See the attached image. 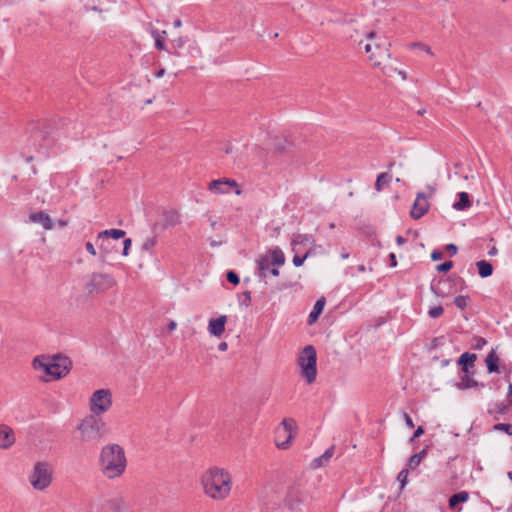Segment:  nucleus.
Masks as SVG:
<instances>
[{
	"instance_id": "f257e3e1",
	"label": "nucleus",
	"mask_w": 512,
	"mask_h": 512,
	"mask_svg": "<svg viewBox=\"0 0 512 512\" xmlns=\"http://www.w3.org/2000/svg\"><path fill=\"white\" fill-rule=\"evenodd\" d=\"M201 484L204 494L208 498L215 501H223L229 497L233 482L228 470L214 466L203 473Z\"/></svg>"
},
{
	"instance_id": "f03ea898",
	"label": "nucleus",
	"mask_w": 512,
	"mask_h": 512,
	"mask_svg": "<svg viewBox=\"0 0 512 512\" xmlns=\"http://www.w3.org/2000/svg\"><path fill=\"white\" fill-rule=\"evenodd\" d=\"M100 472L107 479L113 480L121 477L127 467V458L122 446L109 443L101 448L98 458Z\"/></svg>"
},
{
	"instance_id": "7ed1b4c3",
	"label": "nucleus",
	"mask_w": 512,
	"mask_h": 512,
	"mask_svg": "<svg viewBox=\"0 0 512 512\" xmlns=\"http://www.w3.org/2000/svg\"><path fill=\"white\" fill-rule=\"evenodd\" d=\"M33 368L41 372L40 376L43 381L58 380L68 374L71 368V361L67 357L56 356L52 359L41 355L33 359Z\"/></svg>"
},
{
	"instance_id": "20e7f679",
	"label": "nucleus",
	"mask_w": 512,
	"mask_h": 512,
	"mask_svg": "<svg viewBox=\"0 0 512 512\" xmlns=\"http://www.w3.org/2000/svg\"><path fill=\"white\" fill-rule=\"evenodd\" d=\"M83 443H99L108 434L106 422L95 414L86 415L76 426Z\"/></svg>"
},
{
	"instance_id": "39448f33",
	"label": "nucleus",
	"mask_w": 512,
	"mask_h": 512,
	"mask_svg": "<svg viewBox=\"0 0 512 512\" xmlns=\"http://www.w3.org/2000/svg\"><path fill=\"white\" fill-rule=\"evenodd\" d=\"M53 481V468L48 462L39 461L33 466L29 475L31 486L38 491L47 489Z\"/></svg>"
},
{
	"instance_id": "423d86ee",
	"label": "nucleus",
	"mask_w": 512,
	"mask_h": 512,
	"mask_svg": "<svg viewBox=\"0 0 512 512\" xmlns=\"http://www.w3.org/2000/svg\"><path fill=\"white\" fill-rule=\"evenodd\" d=\"M285 255L279 247L270 249L256 260L257 275L259 278H266L273 266H283Z\"/></svg>"
},
{
	"instance_id": "0eeeda50",
	"label": "nucleus",
	"mask_w": 512,
	"mask_h": 512,
	"mask_svg": "<svg viewBox=\"0 0 512 512\" xmlns=\"http://www.w3.org/2000/svg\"><path fill=\"white\" fill-rule=\"evenodd\" d=\"M117 284L113 275L109 273L93 272L85 282V290L88 294H101L115 287Z\"/></svg>"
},
{
	"instance_id": "6e6552de",
	"label": "nucleus",
	"mask_w": 512,
	"mask_h": 512,
	"mask_svg": "<svg viewBox=\"0 0 512 512\" xmlns=\"http://www.w3.org/2000/svg\"><path fill=\"white\" fill-rule=\"evenodd\" d=\"M317 354L312 345L306 346L298 359V364L301 368V375L305 378L308 384L315 381L317 375Z\"/></svg>"
},
{
	"instance_id": "1a4fd4ad",
	"label": "nucleus",
	"mask_w": 512,
	"mask_h": 512,
	"mask_svg": "<svg viewBox=\"0 0 512 512\" xmlns=\"http://www.w3.org/2000/svg\"><path fill=\"white\" fill-rule=\"evenodd\" d=\"M112 393L109 389H99L92 393L89 399L90 414L100 417L112 407Z\"/></svg>"
},
{
	"instance_id": "9d476101",
	"label": "nucleus",
	"mask_w": 512,
	"mask_h": 512,
	"mask_svg": "<svg viewBox=\"0 0 512 512\" xmlns=\"http://www.w3.org/2000/svg\"><path fill=\"white\" fill-rule=\"evenodd\" d=\"M305 500L303 485L295 482L289 485L283 497V506L291 512H298Z\"/></svg>"
},
{
	"instance_id": "9b49d317",
	"label": "nucleus",
	"mask_w": 512,
	"mask_h": 512,
	"mask_svg": "<svg viewBox=\"0 0 512 512\" xmlns=\"http://www.w3.org/2000/svg\"><path fill=\"white\" fill-rule=\"evenodd\" d=\"M297 423L292 418H285L282 420L280 427L276 430L275 443L280 449H287L291 440L296 434Z\"/></svg>"
},
{
	"instance_id": "f8f14e48",
	"label": "nucleus",
	"mask_w": 512,
	"mask_h": 512,
	"mask_svg": "<svg viewBox=\"0 0 512 512\" xmlns=\"http://www.w3.org/2000/svg\"><path fill=\"white\" fill-rule=\"evenodd\" d=\"M208 189L216 194H228L232 190H234L235 194L237 195L241 194L238 183L235 180L229 178H222L211 181L208 185Z\"/></svg>"
},
{
	"instance_id": "ddd939ff",
	"label": "nucleus",
	"mask_w": 512,
	"mask_h": 512,
	"mask_svg": "<svg viewBox=\"0 0 512 512\" xmlns=\"http://www.w3.org/2000/svg\"><path fill=\"white\" fill-rule=\"evenodd\" d=\"M367 38L372 40V39H375L376 38V41L374 43V48L375 50L377 51V54H373L371 53L370 55V59L371 60H374V65L375 66H380L381 65V61L378 60L379 59H382L384 57H390V54H389V49H388V46L390 44H388L384 38L382 37H377L376 33L375 32H369L367 34Z\"/></svg>"
},
{
	"instance_id": "4468645a",
	"label": "nucleus",
	"mask_w": 512,
	"mask_h": 512,
	"mask_svg": "<svg viewBox=\"0 0 512 512\" xmlns=\"http://www.w3.org/2000/svg\"><path fill=\"white\" fill-rule=\"evenodd\" d=\"M429 210V202L427 196L419 192L417 193L416 199L413 203L410 215L413 219L417 220L424 216Z\"/></svg>"
},
{
	"instance_id": "2eb2a0df",
	"label": "nucleus",
	"mask_w": 512,
	"mask_h": 512,
	"mask_svg": "<svg viewBox=\"0 0 512 512\" xmlns=\"http://www.w3.org/2000/svg\"><path fill=\"white\" fill-rule=\"evenodd\" d=\"M227 322V317L225 315H221L216 319H210L208 325V331L211 335L216 337H220L225 331V324Z\"/></svg>"
},
{
	"instance_id": "dca6fc26",
	"label": "nucleus",
	"mask_w": 512,
	"mask_h": 512,
	"mask_svg": "<svg viewBox=\"0 0 512 512\" xmlns=\"http://www.w3.org/2000/svg\"><path fill=\"white\" fill-rule=\"evenodd\" d=\"M29 218L32 222L42 225L45 230H51L53 228V222L50 216L44 211L33 213Z\"/></svg>"
},
{
	"instance_id": "f3484780",
	"label": "nucleus",
	"mask_w": 512,
	"mask_h": 512,
	"mask_svg": "<svg viewBox=\"0 0 512 512\" xmlns=\"http://www.w3.org/2000/svg\"><path fill=\"white\" fill-rule=\"evenodd\" d=\"M106 505L111 512H126L128 510V505L122 496L109 499Z\"/></svg>"
},
{
	"instance_id": "a211bd4d",
	"label": "nucleus",
	"mask_w": 512,
	"mask_h": 512,
	"mask_svg": "<svg viewBox=\"0 0 512 512\" xmlns=\"http://www.w3.org/2000/svg\"><path fill=\"white\" fill-rule=\"evenodd\" d=\"M14 443L12 430L6 425H0V448L7 449Z\"/></svg>"
},
{
	"instance_id": "6ab92c4d",
	"label": "nucleus",
	"mask_w": 512,
	"mask_h": 512,
	"mask_svg": "<svg viewBox=\"0 0 512 512\" xmlns=\"http://www.w3.org/2000/svg\"><path fill=\"white\" fill-rule=\"evenodd\" d=\"M476 358L475 354H470L468 352L463 353L459 357L458 365L461 366L463 373H469V368L474 366Z\"/></svg>"
},
{
	"instance_id": "aec40b11",
	"label": "nucleus",
	"mask_w": 512,
	"mask_h": 512,
	"mask_svg": "<svg viewBox=\"0 0 512 512\" xmlns=\"http://www.w3.org/2000/svg\"><path fill=\"white\" fill-rule=\"evenodd\" d=\"M180 224V215L176 211H166L163 214V228L174 227Z\"/></svg>"
},
{
	"instance_id": "412c9836",
	"label": "nucleus",
	"mask_w": 512,
	"mask_h": 512,
	"mask_svg": "<svg viewBox=\"0 0 512 512\" xmlns=\"http://www.w3.org/2000/svg\"><path fill=\"white\" fill-rule=\"evenodd\" d=\"M126 232L121 229H108L104 230L98 233L97 238L98 239H115L118 240L120 238H123L125 236Z\"/></svg>"
},
{
	"instance_id": "4be33fe9",
	"label": "nucleus",
	"mask_w": 512,
	"mask_h": 512,
	"mask_svg": "<svg viewBox=\"0 0 512 512\" xmlns=\"http://www.w3.org/2000/svg\"><path fill=\"white\" fill-rule=\"evenodd\" d=\"M325 306V298H320L316 301L314 304V307L312 311L310 312L308 316V323L313 324L319 317V315L322 313Z\"/></svg>"
},
{
	"instance_id": "5701e85b",
	"label": "nucleus",
	"mask_w": 512,
	"mask_h": 512,
	"mask_svg": "<svg viewBox=\"0 0 512 512\" xmlns=\"http://www.w3.org/2000/svg\"><path fill=\"white\" fill-rule=\"evenodd\" d=\"M468 500H469V493L467 491H460L458 493H455L449 498V508L452 510H455L456 506L459 503H465Z\"/></svg>"
},
{
	"instance_id": "b1692460",
	"label": "nucleus",
	"mask_w": 512,
	"mask_h": 512,
	"mask_svg": "<svg viewBox=\"0 0 512 512\" xmlns=\"http://www.w3.org/2000/svg\"><path fill=\"white\" fill-rule=\"evenodd\" d=\"M478 268V274L481 278H487L493 274V266L486 260H480L476 262Z\"/></svg>"
},
{
	"instance_id": "393cba45",
	"label": "nucleus",
	"mask_w": 512,
	"mask_h": 512,
	"mask_svg": "<svg viewBox=\"0 0 512 512\" xmlns=\"http://www.w3.org/2000/svg\"><path fill=\"white\" fill-rule=\"evenodd\" d=\"M499 357L497 356L494 349L487 355L486 357V365L487 369L490 373L499 372V366H498Z\"/></svg>"
},
{
	"instance_id": "a878e982",
	"label": "nucleus",
	"mask_w": 512,
	"mask_h": 512,
	"mask_svg": "<svg viewBox=\"0 0 512 512\" xmlns=\"http://www.w3.org/2000/svg\"><path fill=\"white\" fill-rule=\"evenodd\" d=\"M458 196L459 200L453 204V208L455 210L462 211L471 206V201L467 192H460Z\"/></svg>"
},
{
	"instance_id": "bb28decb",
	"label": "nucleus",
	"mask_w": 512,
	"mask_h": 512,
	"mask_svg": "<svg viewBox=\"0 0 512 512\" xmlns=\"http://www.w3.org/2000/svg\"><path fill=\"white\" fill-rule=\"evenodd\" d=\"M478 385V382L470 377L469 373H464L461 376L460 382L456 384L457 388L460 390L470 389Z\"/></svg>"
},
{
	"instance_id": "cd10ccee",
	"label": "nucleus",
	"mask_w": 512,
	"mask_h": 512,
	"mask_svg": "<svg viewBox=\"0 0 512 512\" xmlns=\"http://www.w3.org/2000/svg\"><path fill=\"white\" fill-rule=\"evenodd\" d=\"M392 179V176L389 173H380L377 176L376 182H375V189L380 192L383 190L385 186H388L390 181Z\"/></svg>"
},
{
	"instance_id": "c85d7f7f",
	"label": "nucleus",
	"mask_w": 512,
	"mask_h": 512,
	"mask_svg": "<svg viewBox=\"0 0 512 512\" xmlns=\"http://www.w3.org/2000/svg\"><path fill=\"white\" fill-rule=\"evenodd\" d=\"M101 244L99 246L100 249V259L104 263L106 261V256L110 253L112 246L111 242L108 239H100Z\"/></svg>"
},
{
	"instance_id": "c756f323",
	"label": "nucleus",
	"mask_w": 512,
	"mask_h": 512,
	"mask_svg": "<svg viewBox=\"0 0 512 512\" xmlns=\"http://www.w3.org/2000/svg\"><path fill=\"white\" fill-rule=\"evenodd\" d=\"M306 242H314L312 235L309 234H296L292 238L293 245H301Z\"/></svg>"
},
{
	"instance_id": "7c9ffc66",
	"label": "nucleus",
	"mask_w": 512,
	"mask_h": 512,
	"mask_svg": "<svg viewBox=\"0 0 512 512\" xmlns=\"http://www.w3.org/2000/svg\"><path fill=\"white\" fill-rule=\"evenodd\" d=\"M152 37L155 40V46L159 50H166V46L164 44V39L161 37L158 30H152Z\"/></svg>"
},
{
	"instance_id": "2f4dec72",
	"label": "nucleus",
	"mask_w": 512,
	"mask_h": 512,
	"mask_svg": "<svg viewBox=\"0 0 512 512\" xmlns=\"http://www.w3.org/2000/svg\"><path fill=\"white\" fill-rule=\"evenodd\" d=\"M156 244H157V237L156 236L149 237L144 240V242L142 244V250L150 252L154 249Z\"/></svg>"
},
{
	"instance_id": "473e14b6",
	"label": "nucleus",
	"mask_w": 512,
	"mask_h": 512,
	"mask_svg": "<svg viewBox=\"0 0 512 512\" xmlns=\"http://www.w3.org/2000/svg\"><path fill=\"white\" fill-rule=\"evenodd\" d=\"M185 43H186V38H183V37H179V38L173 40L171 45H172V48L174 49V51L171 53L176 56H179L178 50L182 49L184 47Z\"/></svg>"
},
{
	"instance_id": "72a5a7b5",
	"label": "nucleus",
	"mask_w": 512,
	"mask_h": 512,
	"mask_svg": "<svg viewBox=\"0 0 512 512\" xmlns=\"http://www.w3.org/2000/svg\"><path fill=\"white\" fill-rule=\"evenodd\" d=\"M493 430L505 432L509 436H512V424L510 423H497L493 426Z\"/></svg>"
},
{
	"instance_id": "f704fd0d",
	"label": "nucleus",
	"mask_w": 512,
	"mask_h": 512,
	"mask_svg": "<svg viewBox=\"0 0 512 512\" xmlns=\"http://www.w3.org/2000/svg\"><path fill=\"white\" fill-rule=\"evenodd\" d=\"M468 301H469V296H464V295H459V296H456L455 299H454V304L459 308V309H464L467 307L468 305Z\"/></svg>"
},
{
	"instance_id": "c9c22d12",
	"label": "nucleus",
	"mask_w": 512,
	"mask_h": 512,
	"mask_svg": "<svg viewBox=\"0 0 512 512\" xmlns=\"http://www.w3.org/2000/svg\"><path fill=\"white\" fill-rule=\"evenodd\" d=\"M397 480L401 484V489H403L408 481V468H404L399 472Z\"/></svg>"
},
{
	"instance_id": "e433bc0d",
	"label": "nucleus",
	"mask_w": 512,
	"mask_h": 512,
	"mask_svg": "<svg viewBox=\"0 0 512 512\" xmlns=\"http://www.w3.org/2000/svg\"><path fill=\"white\" fill-rule=\"evenodd\" d=\"M443 312H444L443 307L441 305H438V306H434V307L430 308L428 311V315L431 318H438L443 314Z\"/></svg>"
},
{
	"instance_id": "4c0bfd02",
	"label": "nucleus",
	"mask_w": 512,
	"mask_h": 512,
	"mask_svg": "<svg viewBox=\"0 0 512 512\" xmlns=\"http://www.w3.org/2000/svg\"><path fill=\"white\" fill-rule=\"evenodd\" d=\"M421 462V456L420 455H416V454H413L409 460H408V463H407V466L408 468L410 469H415L417 466H419Z\"/></svg>"
},
{
	"instance_id": "58836bf2",
	"label": "nucleus",
	"mask_w": 512,
	"mask_h": 512,
	"mask_svg": "<svg viewBox=\"0 0 512 512\" xmlns=\"http://www.w3.org/2000/svg\"><path fill=\"white\" fill-rule=\"evenodd\" d=\"M309 255H310L309 252L305 253L304 256L295 255L292 260L294 266H296V267L302 266L304 261L309 257Z\"/></svg>"
},
{
	"instance_id": "ea45409f",
	"label": "nucleus",
	"mask_w": 512,
	"mask_h": 512,
	"mask_svg": "<svg viewBox=\"0 0 512 512\" xmlns=\"http://www.w3.org/2000/svg\"><path fill=\"white\" fill-rule=\"evenodd\" d=\"M453 267L452 261H445L442 264L437 265L436 270L438 272H447Z\"/></svg>"
},
{
	"instance_id": "a19ab883",
	"label": "nucleus",
	"mask_w": 512,
	"mask_h": 512,
	"mask_svg": "<svg viewBox=\"0 0 512 512\" xmlns=\"http://www.w3.org/2000/svg\"><path fill=\"white\" fill-rule=\"evenodd\" d=\"M227 280L234 285H237L240 282L239 276L232 270L227 272Z\"/></svg>"
},
{
	"instance_id": "79ce46f5",
	"label": "nucleus",
	"mask_w": 512,
	"mask_h": 512,
	"mask_svg": "<svg viewBox=\"0 0 512 512\" xmlns=\"http://www.w3.org/2000/svg\"><path fill=\"white\" fill-rule=\"evenodd\" d=\"M131 245H132V240L130 238L124 239V241H123V251H122V255L123 256H128L129 250L131 248Z\"/></svg>"
},
{
	"instance_id": "37998d69",
	"label": "nucleus",
	"mask_w": 512,
	"mask_h": 512,
	"mask_svg": "<svg viewBox=\"0 0 512 512\" xmlns=\"http://www.w3.org/2000/svg\"><path fill=\"white\" fill-rule=\"evenodd\" d=\"M486 344H487L486 339H484L482 337L474 338L473 346H474L475 349H482Z\"/></svg>"
},
{
	"instance_id": "c03bdc74",
	"label": "nucleus",
	"mask_w": 512,
	"mask_h": 512,
	"mask_svg": "<svg viewBox=\"0 0 512 512\" xmlns=\"http://www.w3.org/2000/svg\"><path fill=\"white\" fill-rule=\"evenodd\" d=\"M333 454H334V448L330 447L321 455V457L327 463L330 460V458L333 456Z\"/></svg>"
},
{
	"instance_id": "a18cd8bd",
	"label": "nucleus",
	"mask_w": 512,
	"mask_h": 512,
	"mask_svg": "<svg viewBox=\"0 0 512 512\" xmlns=\"http://www.w3.org/2000/svg\"><path fill=\"white\" fill-rule=\"evenodd\" d=\"M85 248H86V251L89 254H91L93 256H95L97 254L96 249H95L94 245L91 242H86Z\"/></svg>"
},
{
	"instance_id": "49530a36",
	"label": "nucleus",
	"mask_w": 512,
	"mask_h": 512,
	"mask_svg": "<svg viewBox=\"0 0 512 512\" xmlns=\"http://www.w3.org/2000/svg\"><path fill=\"white\" fill-rule=\"evenodd\" d=\"M325 464H326V462H325V460H323V459H322V457H321V456H320V457H318V458H315V459L313 460V463H312V465H313V467H314V468L321 467V466H323V465H325Z\"/></svg>"
},
{
	"instance_id": "de8ad7c7",
	"label": "nucleus",
	"mask_w": 512,
	"mask_h": 512,
	"mask_svg": "<svg viewBox=\"0 0 512 512\" xmlns=\"http://www.w3.org/2000/svg\"><path fill=\"white\" fill-rule=\"evenodd\" d=\"M442 257H443V253L441 251H439V250H434L431 253V258L434 261L440 260Z\"/></svg>"
},
{
	"instance_id": "09e8293b",
	"label": "nucleus",
	"mask_w": 512,
	"mask_h": 512,
	"mask_svg": "<svg viewBox=\"0 0 512 512\" xmlns=\"http://www.w3.org/2000/svg\"><path fill=\"white\" fill-rule=\"evenodd\" d=\"M404 421H405V424L409 428H413L414 427V422H413L412 418L407 413H404Z\"/></svg>"
},
{
	"instance_id": "8fccbe9b",
	"label": "nucleus",
	"mask_w": 512,
	"mask_h": 512,
	"mask_svg": "<svg viewBox=\"0 0 512 512\" xmlns=\"http://www.w3.org/2000/svg\"><path fill=\"white\" fill-rule=\"evenodd\" d=\"M422 434H424V429L422 426H419L415 431L411 438V441H413L415 438L420 437Z\"/></svg>"
},
{
	"instance_id": "3c124183",
	"label": "nucleus",
	"mask_w": 512,
	"mask_h": 512,
	"mask_svg": "<svg viewBox=\"0 0 512 512\" xmlns=\"http://www.w3.org/2000/svg\"><path fill=\"white\" fill-rule=\"evenodd\" d=\"M447 251L451 254V256L455 255L458 251V248L454 244H448L446 246Z\"/></svg>"
},
{
	"instance_id": "603ef678",
	"label": "nucleus",
	"mask_w": 512,
	"mask_h": 512,
	"mask_svg": "<svg viewBox=\"0 0 512 512\" xmlns=\"http://www.w3.org/2000/svg\"><path fill=\"white\" fill-rule=\"evenodd\" d=\"M389 260H390V266L391 267H396L397 266V260H396V256H395L394 253H390Z\"/></svg>"
},
{
	"instance_id": "864d4df0",
	"label": "nucleus",
	"mask_w": 512,
	"mask_h": 512,
	"mask_svg": "<svg viewBox=\"0 0 512 512\" xmlns=\"http://www.w3.org/2000/svg\"><path fill=\"white\" fill-rule=\"evenodd\" d=\"M279 267L280 266H273L272 269L269 271V274H271L274 277L279 276V274H280Z\"/></svg>"
},
{
	"instance_id": "5fc2aeb1",
	"label": "nucleus",
	"mask_w": 512,
	"mask_h": 512,
	"mask_svg": "<svg viewBox=\"0 0 512 512\" xmlns=\"http://www.w3.org/2000/svg\"><path fill=\"white\" fill-rule=\"evenodd\" d=\"M507 399H508L509 405L512 406V384L511 383L509 384V387H508Z\"/></svg>"
},
{
	"instance_id": "6e6d98bb",
	"label": "nucleus",
	"mask_w": 512,
	"mask_h": 512,
	"mask_svg": "<svg viewBox=\"0 0 512 512\" xmlns=\"http://www.w3.org/2000/svg\"><path fill=\"white\" fill-rule=\"evenodd\" d=\"M396 242H397L398 245H402V244H404L406 242V239L404 237H402L401 235H398L396 237Z\"/></svg>"
},
{
	"instance_id": "4d7b16f0",
	"label": "nucleus",
	"mask_w": 512,
	"mask_h": 512,
	"mask_svg": "<svg viewBox=\"0 0 512 512\" xmlns=\"http://www.w3.org/2000/svg\"><path fill=\"white\" fill-rule=\"evenodd\" d=\"M498 253V250L495 246H493L489 251H488V255L489 256H495L496 254Z\"/></svg>"
},
{
	"instance_id": "13d9d810",
	"label": "nucleus",
	"mask_w": 512,
	"mask_h": 512,
	"mask_svg": "<svg viewBox=\"0 0 512 512\" xmlns=\"http://www.w3.org/2000/svg\"><path fill=\"white\" fill-rule=\"evenodd\" d=\"M218 348H219V350H221V351H225V350L227 349V343H226V342H221V343L219 344V347H218Z\"/></svg>"
},
{
	"instance_id": "bf43d9fd",
	"label": "nucleus",
	"mask_w": 512,
	"mask_h": 512,
	"mask_svg": "<svg viewBox=\"0 0 512 512\" xmlns=\"http://www.w3.org/2000/svg\"><path fill=\"white\" fill-rule=\"evenodd\" d=\"M364 49H365V51H366L367 53H371V52H372V44L367 43V44L365 45Z\"/></svg>"
},
{
	"instance_id": "052dcab7",
	"label": "nucleus",
	"mask_w": 512,
	"mask_h": 512,
	"mask_svg": "<svg viewBox=\"0 0 512 512\" xmlns=\"http://www.w3.org/2000/svg\"><path fill=\"white\" fill-rule=\"evenodd\" d=\"M176 326H177L176 322L175 321H171L169 323V325H168V328H169V330L172 331V330L176 329Z\"/></svg>"
},
{
	"instance_id": "680f3d73",
	"label": "nucleus",
	"mask_w": 512,
	"mask_h": 512,
	"mask_svg": "<svg viewBox=\"0 0 512 512\" xmlns=\"http://www.w3.org/2000/svg\"><path fill=\"white\" fill-rule=\"evenodd\" d=\"M165 74V69H160L156 72V77H162Z\"/></svg>"
},
{
	"instance_id": "e2e57ef3",
	"label": "nucleus",
	"mask_w": 512,
	"mask_h": 512,
	"mask_svg": "<svg viewBox=\"0 0 512 512\" xmlns=\"http://www.w3.org/2000/svg\"><path fill=\"white\" fill-rule=\"evenodd\" d=\"M244 296H245L246 301L250 302V300H251L250 292H248V291H247V292H245V293H244Z\"/></svg>"
},
{
	"instance_id": "0e129e2a",
	"label": "nucleus",
	"mask_w": 512,
	"mask_h": 512,
	"mask_svg": "<svg viewBox=\"0 0 512 512\" xmlns=\"http://www.w3.org/2000/svg\"><path fill=\"white\" fill-rule=\"evenodd\" d=\"M181 25H182V22L180 19L175 20V22H174L175 27H180Z\"/></svg>"
},
{
	"instance_id": "69168bd1",
	"label": "nucleus",
	"mask_w": 512,
	"mask_h": 512,
	"mask_svg": "<svg viewBox=\"0 0 512 512\" xmlns=\"http://www.w3.org/2000/svg\"><path fill=\"white\" fill-rule=\"evenodd\" d=\"M426 454V450L423 449L422 451H420L419 453H416V455H420L421 456V460L423 459V457L425 456Z\"/></svg>"
},
{
	"instance_id": "338daca9",
	"label": "nucleus",
	"mask_w": 512,
	"mask_h": 512,
	"mask_svg": "<svg viewBox=\"0 0 512 512\" xmlns=\"http://www.w3.org/2000/svg\"><path fill=\"white\" fill-rule=\"evenodd\" d=\"M341 258H342V259H344V260H345V259H348V258H349V253H347V252H343V253L341 254Z\"/></svg>"
},
{
	"instance_id": "774afa93",
	"label": "nucleus",
	"mask_w": 512,
	"mask_h": 512,
	"mask_svg": "<svg viewBox=\"0 0 512 512\" xmlns=\"http://www.w3.org/2000/svg\"><path fill=\"white\" fill-rule=\"evenodd\" d=\"M58 224H59V226L64 227V226H66L67 223H66V221L59 220Z\"/></svg>"
}]
</instances>
